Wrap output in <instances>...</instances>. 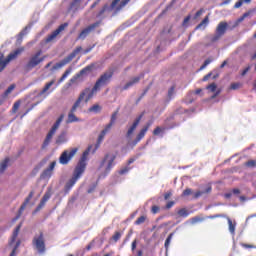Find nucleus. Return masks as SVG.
I'll return each instance as SVG.
<instances>
[{
	"instance_id": "obj_45",
	"label": "nucleus",
	"mask_w": 256,
	"mask_h": 256,
	"mask_svg": "<svg viewBox=\"0 0 256 256\" xmlns=\"http://www.w3.org/2000/svg\"><path fill=\"white\" fill-rule=\"evenodd\" d=\"M191 221H192V224L195 225V223H200L201 221H204V219L199 216H196L192 218Z\"/></svg>"
},
{
	"instance_id": "obj_56",
	"label": "nucleus",
	"mask_w": 256,
	"mask_h": 256,
	"mask_svg": "<svg viewBox=\"0 0 256 256\" xmlns=\"http://www.w3.org/2000/svg\"><path fill=\"white\" fill-rule=\"evenodd\" d=\"M23 35H21V33L18 34L17 36V44L21 45V43H23Z\"/></svg>"
},
{
	"instance_id": "obj_44",
	"label": "nucleus",
	"mask_w": 256,
	"mask_h": 256,
	"mask_svg": "<svg viewBox=\"0 0 256 256\" xmlns=\"http://www.w3.org/2000/svg\"><path fill=\"white\" fill-rule=\"evenodd\" d=\"M105 135H107V134L102 130L98 136V143L103 142V140L105 139Z\"/></svg>"
},
{
	"instance_id": "obj_24",
	"label": "nucleus",
	"mask_w": 256,
	"mask_h": 256,
	"mask_svg": "<svg viewBox=\"0 0 256 256\" xmlns=\"http://www.w3.org/2000/svg\"><path fill=\"white\" fill-rule=\"evenodd\" d=\"M211 191H212L211 186H208L205 190L197 191L194 194V199H199V197H201L202 195H205V193H210Z\"/></svg>"
},
{
	"instance_id": "obj_4",
	"label": "nucleus",
	"mask_w": 256,
	"mask_h": 256,
	"mask_svg": "<svg viewBox=\"0 0 256 256\" xmlns=\"http://www.w3.org/2000/svg\"><path fill=\"white\" fill-rule=\"evenodd\" d=\"M115 154H106L100 162L99 169H104V177H107L111 173V169L115 167Z\"/></svg>"
},
{
	"instance_id": "obj_26",
	"label": "nucleus",
	"mask_w": 256,
	"mask_h": 256,
	"mask_svg": "<svg viewBox=\"0 0 256 256\" xmlns=\"http://www.w3.org/2000/svg\"><path fill=\"white\" fill-rule=\"evenodd\" d=\"M174 235H175V233H170L169 236L167 237V239L165 240L164 247H165L166 251H169V246L171 245V240L173 239Z\"/></svg>"
},
{
	"instance_id": "obj_38",
	"label": "nucleus",
	"mask_w": 256,
	"mask_h": 256,
	"mask_svg": "<svg viewBox=\"0 0 256 256\" xmlns=\"http://www.w3.org/2000/svg\"><path fill=\"white\" fill-rule=\"evenodd\" d=\"M129 1L131 0H123L122 2H120L119 6L116 7V11H121L122 8L129 3Z\"/></svg>"
},
{
	"instance_id": "obj_47",
	"label": "nucleus",
	"mask_w": 256,
	"mask_h": 256,
	"mask_svg": "<svg viewBox=\"0 0 256 256\" xmlns=\"http://www.w3.org/2000/svg\"><path fill=\"white\" fill-rule=\"evenodd\" d=\"M82 0H74L72 3H71V8L72 9H77V7H79V3H81Z\"/></svg>"
},
{
	"instance_id": "obj_23",
	"label": "nucleus",
	"mask_w": 256,
	"mask_h": 256,
	"mask_svg": "<svg viewBox=\"0 0 256 256\" xmlns=\"http://www.w3.org/2000/svg\"><path fill=\"white\" fill-rule=\"evenodd\" d=\"M53 85H55V80H51L50 82L46 83V85L44 86V88L42 89V91L39 93V95H45V93H47V91H49V89H51V87H53Z\"/></svg>"
},
{
	"instance_id": "obj_13",
	"label": "nucleus",
	"mask_w": 256,
	"mask_h": 256,
	"mask_svg": "<svg viewBox=\"0 0 256 256\" xmlns=\"http://www.w3.org/2000/svg\"><path fill=\"white\" fill-rule=\"evenodd\" d=\"M93 64L86 66L85 68H83L82 70L79 71V73L75 74L67 83V87H71L73 85H75V83H77L78 79H81V77H83V75H89V73H91L93 71Z\"/></svg>"
},
{
	"instance_id": "obj_31",
	"label": "nucleus",
	"mask_w": 256,
	"mask_h": 256,
	"mask_svg": "<svg viewBox=\"0 0 256 256\" xmlns=\"http://www.w3.org/2000/svg\"><path fill=\"white\" fill-rule=\"evenodd\" d=\"M90 113H99L101 111V106L99 104H95L89 108Z\"/></svg>"
},
{
	"instance_id": "obj_62",
	"label": "nucleus",
	"mask_w": 256,
	"mask_h": 256,
	"mask_svg": "<svg viewBox=\"0 0 256 256\" xmlns=\"http://www.w3.org/2000/svg\"><path fill=\"white\" fill-rule=\"evenodd\" d=\"M154 135H159V133H161V128L157 127L154 131H153Z\"/></svg>"
},
{
	"instance_id": "obj_32",
	"label": "nucleus",
	"mask_w": 256,
	"mask_h": 256,
	"mask_svg": "<svg viewBox=\"0 0 256 256\" xmlns=\"http://www.w3.org/2000/svg\"><path fill=\"white\" fill-rule=\"evenodd\" d=\"M57 35H59V34L55 30L53 33L48 35V37L46 38V43H51V41H53V39L57 38Z\"/></svg>"
},
{
	"instance_id": "obj_41",
	"label": "nucleus",
	"mask_w": 256,
	"mask_h": 256,
	"mask_svg": "<svg viewBox=\"0 0 256 256\" xmlns=\"http://www.w3.org/2000/svg\"><path fill=\"white\" fill-rule=\"evenodd\" d=\"M206 89H208L212 93H215V91H217V84L216 83H212V84L208 85L206 87Z\"/></svg>"
},
{
	"instance_id": "obj_37",
	"label": "nucleus",
	"mask_w": 256,
	"mask_h": 256,
	"mask_svg": "<svg viewBox=\"0 0 256 256\" xmlns=\"http://www.w3.org/2000/svg\"><path fill=\"white\" fill-rule=\"evenodd\" d=\"M213 63V58H208L204 61V64L200 67V70L203 71L208 65H211Z\"/></svg>"
},
{
	"instance_id": "obj_20",
	"label": "nucleus",
	"mask_w": 256,
	"mask_h": 256,
	"mask_svg": "<svg viewBox=\"0 0 256 256\" xmlns=\"http://www.w3.org/2000/svg\"><path fill=\"white\" fill-rule=\"evenodd\" d=\"M49 199H51V192L47 191L44 196L42 197L39 205L36 207V211H41V209H43V207H45V203H47V201H49Z\"/></svg>"
},
{
	"instance_id": "obj_22",
	"label": "nucleus",
	"mask_w": 256,
	"mask_h": 256,
	"mask_svg": "<svg viewBox=\"0 0 256 256\" xmlns=\"http://www.w3.org/2000/svg\"><path fill=\"white\" fill-rule=\"evenodd\" d=\"M73 72V68L69 67L65 70L64 74L61 76V78L58 80V85H61V83H63V81L66 80L67 77H69V75H71V73Z\"/></svg>"
},
{
	"instance_id": "obj_16",
	"label": "nucleus",
	"mask_w": 256,
	"mask_h": 256,
	"mask_svg": "<svg viewBox=\"0 0 256 256\" xmlns=\"http://www.w3.org/2000/svg\"><path fill=\"white\" fill-rule=\"evenodd\" d=\"M33 195H35V193L33 191H31L29 193L28 197L24 200V202L20 206L18 214L16 215V217L12 219V223H15V221H17L21 217V215L25 211V208L27 207V205H29V202L31 201V199H33Z\"/></svg>"
},
{
	"instance_id": "obj_55",
	"label": "nucleus",
	"mask_w": 256,
	"mask_h": 256,
	"mask_svg": "<svg viewBox=\"0 0 256 256\" xmlns=\"http://www.w3.org/2000/svg\"><path fill=\"white\" fill-rule=\"evenodd\" d=\"M111 127H113L111 124L106 125V127L102 130L106 135L111 131Z\"/></svg>"
},
{
	"instance_id": "obj_10",
	"label": "nucleus",
	"mask_w": 256,
	"mask_h": 256,
	"mask_svg": "<svg viewBox=\"0 0 256 256\" xmlns=\"http://www.w3.org/2000/svg\"><path fill=\"white\" fill-rule=\"evenodd\" d=\"M32 245L40 255L45 253V236L43 235V232H40L39 235L34 236Z\"/></svg>"
},
{
	"instance_id": "obj_52",
	"label": "nucleus",
	"mask_w": 256,
	"mask_h": 256,
	"mask_svg": "<svg viewBox=\"0 0 256 256\" xmlns=\"http://www.w3.org/2000/svg\"><path fill=\"white\" fill-rule=\"evenodd\" d=\"M135 249H137V239H135L131 244V251L135 253Z\"/></svg>"
},
{
	"instance_id": "obj_25",
	"label": "nucleus",
	"mask_w": 256,
	"mask_h": 256,
	"mask_svg": "<svg viewBox=\"0 0 256 256\" xmlns=\"http://www.w3.org/2000/svg\"><path fill=\"white\" fill-rule=\"evenodd\" d=\"M217 79V77H219V73L217 72H210L207 75H205L202 79V81H209V79Z\"/></svg>"
},
{
	"instance_id": "obj_60",
	"label": "nucleus",
	"mask_w": 256,
	"mask_h": 256,
	"mask_svg": "<svg viewBox=\"0 0 256 256\" xmlns=\"http://www.w3.org/2000/svg\"><path fill=\"white\" fill-rule=\"evenodd\" d=\"M97 188L96 184H93L89 189H88V193H93V191H95V189Z\"/></svg>"
},
{
	"instance_id": "obj_29",
	"label": "nucleus",
	"mask_w": 256,
	"mask_h": 256,
	"mask_svg": "<svg viewBox=\"0 0 256 256\" xmlns=\"http://www.w3.org/2000/svg\"><path fill=\"white\" fill-rule=\"evenodd\" d=\"M15 90V84H11L6 91L3 94V97H9V95H11V93H13V91Z\"/></svg>"
},
{
	"instance_id": "obj_21",
	"label": "nucleus",
	"mask_w": 256,
	"mask_h": 256,
	"mask_svg": "<svg viewBox=\"0 0 256 256\" xmlns=\"http://www.w3.org/2000/svg\"><path fill=\"white\" fill-rule=\"evenodd\" d=\"M149 127H151V124H147L137 135L136 139L133 142V145H137L145 137L147 131H149Z\"/></svg>"
},
{
	"instance_id": "obj_11",
	"label": "nucleus",
	"mask_w": 256,
	"mask_h": 256,
	"mask_svg": "<svg viewBox=\"0 0 256 256\" xmlns=\"http://www.w3.org/2000/svg\"><path fill=\"white\" fill-rule=\"evenodd\" d=\"M24 51H25V47H20V48H17L15 51L11 52L5 58V60H3V62L0 63V73L1 71H3V69H5V67H7V65H9V63H11V61H14V59H17V57H19V55H21V53H23Z\"/></svg>"
},
{
	"instance_id": "obj_49",
	"label": "nucleus",
	"mask_w": 256,
	"mask_h": 256,
	"mask_svg": "<svg viewBox=\"0 0 256 256\" xmlns=\"http://www.w3.org/2000/svg\"><path fill=\"white\" fill-rule=\"evenodd\" d=\"M19 107H21V102L20 101H17L14 103L13 105V112L16 113V111L19 109Z\"/></svg>"
},
{
	"instance_id": "obj_27",
	"label": "nucleus",
	"mask_w": 256,
	"mask_h": 256,
	"mask_svg": "<svg viewBox=\"0 0 256 256\" xmlns=\"http://www.w3.org/2000/svg\"><path fill=\"white\" fill-rule=\"evenodd\" d=\"M8 165H9V158H6L4 161L0 163V173H4Z\"/></svg>"
},
{
	"instance_id": "obj_54",
	"label": "nucleus",
	"mask_w": 256,
	"mask_h": 256,
	"mask_svg": "<svg viewBox=\"0 0 256 256\" xmlns=\"http://www.w3.org/2000/svg\"><path fill=\"white\" fill-rule=\"evenodd\" d=\"M29 29H31V28H30L29 26H26V27L20 32V34L25 37V35H27V33H29Z\"/></svg>"
},
{
	"instance_id": "obj_1",
	"label": "nucleus",
	"mask_w": 256,
	"mask_h": 256,
	"mask_svg": "<svg viewBox=\"0 0 256 256\" xmlns=\"http://www.w3.org/2000/svg\"><path fill=\"white\" fill-rule=\"evenodd\" d=\"M89 153H91V146H89L82 154L78 164L74 169V173L72 178L65 185V193H69L71 189L75 186V183L81 179L83 173H85V169H87V159L89 157Z\"/></svg>"
},
{
	"instance_id": "obj_7",
	"label": "nucleus",
	"mask_w": 256,
	"mask_h": 256,
	"mask_svg": "<svg viewBox=\"0 0 256 256\" xmlns=\"http://www.w3.org/2000/svg\"><path fill=\"white\" fill-rule=\"evenodd\" d=\"M42 53L43 52L40 50L29 58L28 62L24 66L26 71H31L35 69L37 65H40V63H43V61H45V56L41 57Z\"/></svg>"
},
{
	"instance_id": "obj_15",
	"label": "nucleus",
	"mask_w": 256,
	"mask_h": 256,
	"mask_svg": "<svg viewBox=\"0 0 256 256\" xmlns=\"http://www.w3.org/2000/svg\"><path fill=\"white\" fill-rule=\"evenodd\" d=\"M99 25H101V21H96L95 23L89 25L88 27H86L80 32L77 39H81L82 41L87 39L91 31H95V29H97Z\"/></svg>"
},
{
	"instance_id": "obj_30",
	"label": "nucleus",
	"mask_w": 256,
	"mask_h": 256,
	"mask_svg": "<svg viewBox=\"0 0 256 256\" xmlns=\"http://www.w3.org/2000/svg\"><path fill=\"white\" fill-rule=\"evenodd\" d=\"M121 237H123V232H115L111 239L114 243H117Z\"/></svg>"
},
{
	"instance_id": "obj_58",
	"label": "nucleus",
	"mask_w": 256,
	"mask_h": 256,
	"mask_svg": "<svg viewBox=\"0 0 256 256\" xmlns=\"http://www.w3.org/2000/svg\"><path fill=\"white\" fill-rule=\"evenodd\" d=\"M242 247H244V249H254L255 246L251 245V244H242Z\"/></svg>"
},
{
	"instance_id": "obj_17",
	"label": "nucleus",
	"mask_w": 256,
	"mask_h": 256,
	"mask_svg": "<svg viewBox=\"0 0 256 256\" xmlns=\"http://www.w3.org/2000/svg\"><path fill=\"white\" fill-rule=\"evenodd\" d=\"M141 119H143V114H140L133 122V124L130 126L126 133V138L131 139V135L135 133V129L139 126V123H141Z\"/></svg>"
},
{
	"instance_id": "obj_50",
	"label": "nucleus",
	"mask_w": 256,
	"mask_h": 256,
	"mask_svg": "<svg viewBox=\"0 0 256 256\" xmlns=\"http://www.w3.org/2000/svg\"><path fill=\"white\" fill-rule=\"evenodd\" d=\"M203 13H205V10L203 8H201L200 10H198L194 16V19H197L198 17H201V15H203Z\"/></svg>"
},
{
	"instance_id": "obj_12",
	"label": "nucleus",
	"mask_w": 256,
	"mask_h": 256,
	"mask_svg": "<svg viewBox=\"0 0 256 256\" xmlns=\"http://www.w3.org/2000/svg\"><path fill=\"white\" fill-rule=\"evenodd\" d=\"M77 151H79V149L77 148H71V149L65 150L64 152H62L59 158V163L61 165H68L69 161H71L73 157H75V155L77 154Z\"/></svg>"
},
{
	"instance_id": "obj_9",
	"label": "nucleus",
	"mask_w": 256,
	"mask_h": 256,
	"mask_svg": "<svg viewBox=\"0 0 256 256\" xmlns=\"http://www.w3.org/2000/svg\"><path fill=\"white\" fill-rule=\"evenodd\" d=\"M120 2L121 0H113L110 6L108 4H105L102 9L98 11V13L96 14V19H100V24L101 21H103V19H105V17H107V15H109V13H111V11H113V9H115Z\"/></svg>"
},
{
	"instance_id": "obj_35",
	"label": "nucleus",
	"mask_w": 256,
	"mask_h": 256,
	"mask_svg": "<svg viewBox=\"0 0 256 256\" xmlns=\"http://www.w3.org/2000/svg\"><path fill=\"white\" fill-rule=\"evenodd\" d=\"M178 215L184 218L189 217V211H187L185 208H182L178 211Z\"/></svg>"
},
{
	"instance_id": "obj_18",
	"label": "nucleus",
	"mask_w": 256,
	"mask_h": 256,
	"mask_svg": "<svg viewBox=\"0 0 256 256\" xmlns=\"http://www.w3.org/2000/svg\"><path fill=\"white\" fill-rule=\"evenodd\" d=\"M141 79H143V75L133 77L123 87H119L120 91H127V89H131V87H133L134 85H137V83H139Z\"/></svg>"
},
{
	"instance_id": "obj_36",
	"label": "nucleus",
	"mask_w": 256,
	"mask_h": 256,
	"mask_svg": "<svg viewBox=\"0 0 256 256\" xmlns=\"http://www.w3.org/2000/svg\"><path fill=\"white\" fill-rule=\"evenodd\" d=\"M173 97H175V86L170 87L168 90L169 101H171V99H173Z\"/></svg>"
},
{
	"instance_id": "obj_46",
	"label": "nucleus",
	"mask_w": 256,
	"mask_h": 256,
	"mask_svg": "<svg viewBox=\"0 0 256 256\" xmlns=\"http://www.w3.org/2000/svg\"><path fill=\"white\" fill-rule=\"evenodd\" d=\"M251 71V65H248L242 72H241V77H245L247 73Z\"/></svg>"
},
{
	"instance_id": "obj_6",
	"label": "nucleus",
	"mask_w": 256,
	"mask_h": 256,
	"mask_svg": "<svg viewBox=\"0 0 256 256\" xmlns=\"http://www.w3.org/2000/svg\"><path fill=\"white\" fill-rule=\"evenodd\" d=\"M63 119H65V115L61 114L59 118L56 120V122L53 124L50 131L48 132L43 142L42 149H45V147L49 146V143H51V139H53V135L57 133V129H59V127L61 126V123H63Z\"/></svg>"
},
{
	"instance_id": "obj_34",
	"label": "nucleus",
	"mask_w": 256,
	"mask_h": 256,
	"mask_svg": "<svg viewBox=\"0 0 256 256\" xmlns=\"http://www.w3.org/2000/svg\"><path fill=\"white\" fill-rule=\"evenodd\" d=\"M67 139L65 138V134H60L58 138L56 139L57 145H61L62 143H65Z\"/></svg>"
},
{
	"instance_id": "obj_28",
	"label": "nucleus",
	"mask_w": 256,
	"mask_h": 256,
	"mask_svg": "<svg viewBox=\"0 0 256 256\" xmlns=\"http://www.w3.org/2000/svg\"><path fill=\"white\" fill-rule=\"evenodd\" d=\"M209 25V16H206L202 22L196 27V29H202V27L205 29Z\"/></svg>"
},
{
	"instance_id": "obj_53",
	"label": "nucleus",
	"mask_w": 256,
	"mask_h": 256,
	"mask_svg": "<svg viewBox=\"0 0 256 256\" xmlns=\"http://www.w3.org/2000/svg\"><path fill=\"white\" fill-rule=\"evenodd\" d=\"M247 167H256V161L255 160H249L246 163Z\"/></svg>"
},
{
	"instance_id": "obj_14",
	"label": "nucleus",
	"mask_w": 256,
	"mask_h": 256,
	"mask_svg": "<svg viewBox=\"0 0 256 256\" xmlns=\"http://www.w3.org/2000/svg\"><path fill=\"white\" fill-rule=\"evenodd\" d=\"M227 27H229V24L227 22H220L216 28L215 34L211 38L212 43H216V41H219L225 33H227Z\"/></svg>"
},
{
	"instance_id": "obj_8",
	"label": "nucleus",
	"mask_w": 256,
	"mask_h": 256,
	"mask_svg": "<svg viewBox=\"0 0 256 256\" xmlns=\"http://www.w3.org/2000/svg\"><path fill=\"white\" fill-rule=\"evenodd\" d=\"M21 223L15 228L13 231L12 237L10 239L9 245L10 247H13L12 252L9 256H16L17 255V249L21 246V240H17V237H19V231H21ZM16 241V243H15Z\"/></svg>"
},
{
	"instance_id": "obj_5",
	"label": "nucleus",
	"mask_w": 256,
	"mask_h": 256,
	"mask_svg": "<svg viewBox=\"0 0 256 256\" xmlns=\"http://www.w3.org/2000/svg\"><path fill=\"white\" fill-rule=\"evenodd\" d=\"M83 50V48L81 46H78L75 50H73L72 53H70L67 57H65L62 61L56 63L51 69L50 71H57L59 69H63V67H65V65H68V63H71L73 61V59H75V57H77V55H79V53H81V51Z\"/></svg>"
},
{
	"instance_id": "obj_3",
	"label": "nucleus",
	"mask_w": 256,
	"mask_h": 256,
	"mask_svg": "<svg viewBox=\"0 0 256 256\" xmlns=\"http://www.w3.org/2000/svg\"><path fill=\"white\" fill-rule=\"evenodd\" d=\"M85 93L80 92L77 100L75 101V103L73 104V106L71 107L69 113H68V118L66 120V123H79L81 122V119L79 117L75 116V112L77 111V109H79V107H81V101H85Z\"/></svg>"
},
{
	"instance_id": "obj_19",
	"label": "nucleus",
	"mask_w": 256,
	"mask_h": 256,
	"mask_svg": "<svg viewBox=\"0 0 256 256\" xmlns=\"http://www.w3.org/2000/svg\"><path fill=\"white\" fill-rule=\"evenodd\" d=\"M55 165H57L56 161L51 162L50 166L42 172L41 178L51 179V176L53 175V169H55Z\"/></svg>"
},
{
	"instance_id": "obj_64",
	"label": "nucleus",
	"mask_w": 256,
	"mask_h": 256,
	"mask_svg": "<svg viewBox=\"0 0 256 256\" xmlns=\"http://www.w3.org/2000/svg\"><path fill=\"white\" fill-rule=\"evenodd\" d=\"M229 3H231V0H225L223 1L220 5L223 6V5H229Z\"/></svg>"
},
{
	"instance_id": "obj_39",
	"label": "nucleus",
	"mask_w": 256,
	"mask_h": 256,
	"mask_svg": "<svg viewBox=\"0 0 256 256\" xmlns=\"http://www.w3.org/2000/svg\"><path fill=\"white\" fill-rule=\"evenodd\" d=\"M147 217L146 216H141L135 221V225H143L145 223Z\"/></svg>"
},
{
	"instance_id": "obj_42",
	"label": "nucleus",
	"mask_w": 256,
	"mask_h": 256,
	"mask_svg": "<svg viewBox=\"0 0 256 256\" xmlns=\"http://www.w3.org/2000/svg\"><path fill=\"white\" fill-rule=\"evenodd\" d=\"M117 121V112H114L112 115H111V119H110V123L109 125H115V122Z\"/></svg>"
},
{
	"instance_id": "obj_43",
	"label": "nucleus",
	"mask_w": 256,
	"mask_h": 256,
	"mask_svg": "<svg viewBox=\"0 0 256 256\" xmlns=\"http://www.w3.org/2000/svg\"><path fill=\"white\" fill-rule=\"evenodd\" d=\"M69 24L67 23H64V24H61L58 29H56L55 31L57 32V34L59 35V33H61V31H65V28L68 26Z\"/></svg>"
},
{
	"instance_id": "obj_48",
	"label": "nucleus",
	"mask_w": 256,
	"mask_h": 256,
	"mask_svg": "<svg viewBox=\"0 0 256 256\" xmlns=\"http://www.w3.org/2000/svg\"><path fill=\"white\" fill-rule=\"evenodd\" d=\"M191 193H193V190H191V188H187L183 191L182 195L183 197H188V195H191Z\"/></svg>"
},
{
	"instance_id": "obj_61",
	"label": "nucleus",
	"mask_w": 256,
	"mask_h": 256,
	"mask_svg": "<svg viewBox=\"0 0 256 256\" xmlns=\"http://www.w3.org/2000/svg\"><path fill=\"white\" fill-rule=\"evenodd\" d=\"M174 205H175V202L170 201V202L167 203L166 209H171V207H173Z\"/></svg>"
},
{
	"instance_id": "obj_63",
	"label": "nucleus",
	"mask_w": 256,
	"mask_h": 256,
	"mask_svg": "<svg viewBox=\"0 0 256 256\" xmlns=\"http://www.w3.org/2000/svg\"><path fill=\"white\" fill-rule=\"evenodd\" d=\"M169 197H171V192H167V193L164 195L165 201H167V199H169Z\"/></svg>"
},
{
	"instance_id": "obj_33",
	"label": "nucleus",
	"mask_w": 256,
	"mask_h": 256,
	"mask_svg": "<svg viewBox=\"0 0 256 256\" xmlns=\"http://www.w3.org/2000/svg\"><path fill=\"white\" fill-rule=\"evenodd\" d=\"M228 225L231 235H235V224H233V221H231L230 218H228Z\"/></svg>"
},
{
	"instance_id": "obj_51",
	"label": "nucleus",
	"mask_w": 256,
	"mask_h": 256,
	"mask_svg": "<svg viewBox=\"0 0 256 256\" xmlns=\"http://www.w3.org/2000/svg\"><path fill=\"white\" fill-rule=\"evenodd\" d=\"M244 3V0H238L235 5H234V9H239V7H242Z\"/></svg>"
},
{
	"instance_id": "obj_40",
	"label": "nucleus",
	"mask_w": 256,
	"mask_h": 256,
	"mask_svg": "<svg viewBox=\"0 0 256 256\" xmlns=\"http://www.w3.org/2000/svg\"><path fill=\"white\" fill-rule=\"evenodd\" d=\"M240 87H241V83L239 82H235L230 85V89L232 91H237V89H240Z\"/></svg>"
},
{
	"instance_id": "obj_59",
	"label": "nucleus",
	"mask_w": 256,
	"mask_h": 256,
	"mask_svg": "<svg viewBox=\"0 0 256 256\" xmlns=\"http://www.w3.org/2000/svg\"><path fill=\"white\" fill-rule=\"evenodd\" d=\"M152 213H154V215L159 213V206H153L152 207Z\"/></svg>"
},
{
	"instance_id": "obj_2",
	"label": "nucleus",
	"mask_w": 256,
	"mask_h": 256,
	"mask_svg": "<svg viewBox=\"0 0 256 256\" xmlns=\"http://www.w3.org/2000/svg\"><path fill=\"white\" fill-rule=\"evenodd\" d=\"M113 77V72L108 71L102 74L99 79L94 84L93 88H85L81 93H84L85 97V103H89L91 99H93L94 95L101 91L102 87H105L109 81H111V78Z\"/></svg>"
},
{
	"instance_id": "obj_57",
	"label": "nucleus",
	"mask_w": 256,
	"mask_h": 256,
	"mask_svg": "<svg viewBox=\"0 0 256 256\" xmlns=\"http://www.w3.org/2000/svg\"><path fill=\"white\" fill-rule=\"evenodd\" d=\"M125 173H129V167L127 166L119 171L120 175H125Z\"/></svg>"
}]
</instances>
